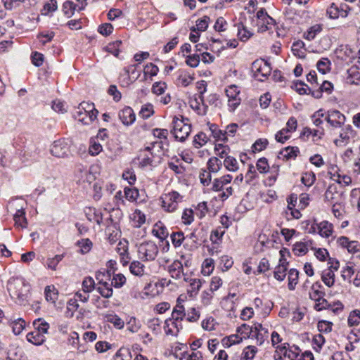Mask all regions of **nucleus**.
I'll list each match as a JSON object with an SVG mask.
<instances>
[{"label": "nucleus", "mask_w": 360, "mask_h": 360, "mask_svg": "<svg viewBox=\"0 0 360 360\" xmlns=\"http://www.w3.org/2000/svg\"><path fill=\"white\" fill-rule=\"evenodd\" d=\"M164 148L163 141H153L143 149L139 150L138 155L139 165L141 168L153 166L155 156Z\"/></svg>", "instance_id": "f257e3e1"}, {"label": "nucleus", "mask_w": 360, "mask_h": 360, "mask_svg": "<svg viewBox=\"0 0 360 360\" xmlns=\"http://www.w3.org/2000/svg\"><path fill=\"white\" fill-rule=\"evenodd\" d=\"M98 111L93 103H82L74 113L76 120L84 124H90L97 117Z\"/></svg>", "instance_id": "f03ea898"}, {"label": "nucleus", "mask_w": 360, "mask_h": 360, "mask_svg": "<svg viewBox=\"0 0 360 360\" xmlns=\"http://www.w3.org/2000/svg\"><path fill=\"white\" fill-rule=\"evenodd\" d=\"M191 131V125L188 123V119L183 116L180 117L174 116L172 120V134L174 138L181 142L184 141Z\"/></svg>", "instance_id": "7ed1b4c3"}, {"label": "nucleus", "mask_w": 360, "mask_h": 360, "mask_svg": "<svg viewBox=\"0 0 360 360\" xmlns=\"http://www.w3.org/2000/svg\"><path fill=\"white\" fill-rule=\"evenodd\" d=\"M232 176L230 174L224 175L219 178L214 179L212 182V189L214 191H222L219 197L222 200H226L229 196L232 195L233 188L228 186L224 188L225 186L230 184L232 181Z\"/></svg>", "instance_id": "20e7f679"}, {"label": "nucleus", "mask_w": 360, "mask_h": 360, "mask_svg": "<svg viewBox=\"0 0 360 360\" xmlns=\"http://www.w3.org/2000/svg\"><path fill=\"white\" fill-rule=\"evenodd\" d=\"M138 256L142 261H153L157 257L159 248L156 243L149 240L141 243L138 245Z\"/></svg>", "instance_id": "39448f33"}, {"label": "nucleus", "mask_w": 360, "mask_h": 360, "mask_svg": "<svg viewBox=\"0 0 360 360\" xmlns=\"http://www.w3.org/2000/svg\"><path fill=\"white\" fill-rule=\"evenodd\" d=\"M238 332L241 333V334L244 333L245 335L251 333L252 336H255L259 345H262L268 338V330L261 323L255 324L253 328L243 324L238 329Z\"/></svg>", "instance_id": "423d86ee"}, {"label": "nucleus", "mask_w": 360, "mask_h": 360, "mask_svg": "<svg viewBox=\"0 0 360 360\" xmlns=\"http://www.w3.org/2000/svg\"><path fill=\"white\" fill-rule=\"evenodd\" d=\"M27 286L25 282L18 278H11L7 284V290L13 299L23 300Z\"/></svg>", "instance_id": "0eeeda50"}, {"label": "nucleus", "mask_w": 360, "mask_h": 360, "mask_svg": "<svg viewBox=\"0 0 360 360\" xmlns=\"http://www.w3.org/2000/svg\"><path fill=\"white\" fill-rule=\"evenodd\" d=\"M183 197L176 191L165 193L161 197L162 207L168 212H173L178 208L179 203L182 201Z\"/></svg>", "instance_id": "6e6552de"}, {"label": "nucleus", "mask_w": 360, "mask_h": 360, "mask_svg": "<svg viewBox=\"0 0 360 360\" xmlns=\"http://www.w3.org/2000/svg\"><path fill=\"white\" fill-rule=\"evenodd\" d=\"M251 70L255 78L259 81H263L271 72L270 64L264 59L255 60L252 64Z\"/></svg>", "instance_id": "1a4fd4ad"}, {"label": "nucleus", "mask_w": 360, "mask_h": 360, "mask_svg": "<svg viewBox=\"0 0 360 360\" xmlns=\"http://www.w3.org/2000/svg\"><path fill=\"white\" fill-rule=\"evenodd\" d=\"M325 114V120L333 128H341L345 123L346 117L338 110L332 109Z\"/></svg>", "instance_id": "9d476101"}, {"label": "nucleus", "mask_w": 360, "mask_h": 360, "mask_svg": "<svg viewBox=\"0 0 360 360\" xmlns=\"http://www.w3.org/2000/svg\"><path fill=\"white\" fill-rule=\"evenodd\" d=\"M328 175L332 180L344 186H349L352 183L351 177L345 174L336 165L329 167Z\"/></svg>", "instance_id": "9b49d317"}, {"label": "nucleus", "mask_w": 360, "mask_h": 360, "mask_svg": "<svg viewBox=\"0 0 360 360\" xmlns=\"http://www.w3.org/2000/svg\"><path fill=\"white\" fill-rule=\"evenodd\" d=\"M350 8L346 4L338 6L332 3L326 10V15L330 19L335 20L338 18H346L348 15Z\"/></svg>", "instance_id": "f8f14e48"}, {"label": "nucleus", "mask_w": 360, "mask_h": 360, "mask_svg": "<svg viewBox=\"0 0 360 360\" xmlns=\"http://www.w3.org/2000/svg\"><path fill=\"white\" fill-rule=\"evenodd\" d=\"M226 96L228 97V105L231 111H233L240 103L239 97L240 91L236 85H230L226 89Z\"/></svg>", "instance_id": "ddd939ff"}, {"label": "nucleus", "mask_w": 360, "mask_h": 360, "mask_svg": "<svg viewBox=\"0 0 360 360\" xmlns=\"http://www.w3.org/2000/svg\"><path fill=\"white\" fill-rule=\"evenodd\" d=\"M51 154L57 158H65L70 152L68 143L65 139L55 141L51 146Z\"/></svg>", "instance_id": "4468645a"}, {"label": "nucleus", "mask_w": 360, "mask_h": 360, "mask_svg": "<svg viewBox=\"0 0 360 360\" xmlns=\"http://www.w3.org/2000/svg\"><path fill=\"white\" fill-rule=\"evenodd\" d=\"M137 65H130L127 67H125L123 70L124 72V76L123 78H121V82L124 86H129L134 81L138 79L140 77V72H137L136 71Z\"/></svg>", "instance_id": "2eb2a0df"}, {"label": "nucleus", "mask_w": 360, "mask_h": 360, "mask_svg": "<svg viewBox=\"0 0 360 360\" xmlns=\"http://www.w3.org/2000/svg\"><path fill=\"white\" fill-rule=\"evenodd\" d=\"M325 202L332 205L342 200V193L338 191L335 184H330L323 195Z\"/></svg>", "instance_id": "dca6fc26"}, {"label": "nucleus", "mask_w": 360, "mask_h": 360, "mask_svg": "<svg viewBox=\"0 0 360 360\" xmlns=\"http://www.w3.org/2000/svg\"><path fill=\"white\" fill-rule=\"evenodd\" d=\"M182 328L181 323L172 320L171 318L165 321L164 330L167 335L176 336Z\"/></svg>", "instance_id": "f3484780"}, {"label": "nucleus", "mask_w": 360, "mask_h": 360, "mask_svg": "<svg viewBox=\"0 0 360 360\" xmlns=\"http://www.w3.org/2000/svg\"><path fill=\"white\" fill-rule=\"evenodd\" d=\"M119 118L123 124L129 126L134 122L136 115L131 108L125 107L119 112Z\"/></svg>", "instance_id": "a211bd4d"}, {"label": "nucleus", "mask_w": 360, "mask_h": 360, "mask_svg": "<svg viewBox=\"0 0 360 360\" xmlns=\"http://www.w3.org/2000/svg\"><path fill=\"white\" fill-rule=\"evenodd\" d=\"M181 302L182 300L180 297H179L176 300V304L174 307L172 312V316L170 317L172 320H174L179 323H181V321L186 316L185 308Z\"/></svg>", "instance_id": "6ab92c4d"}, {"label": "nucleus", "mask_w": 360, "mask_h": 360, "mask_svg": "<svg viewBox=\"0 0 360 360\" xmlns=\"http://www.w3.org/2000/svg\"><path fill=\"white\" fill-rule=\"evenodd\" d=\"M277 348L285 357L288 358L290 360H300V349L299 347L292 346L287 348L285 346H278Z\"/></svg>", "instance_id": "aec40b11"}, {"label": "nucleus", "mask_w": 360, "mask_h": 360, "mask_svg": "<svg viewBox=\"0 0 360 360\" xmlns=\"http://www.w3.org/2000/svg\"><path fill=\"white\" fill-rule=\"evenodd\" d=\"M111 283L107 281H100L98 282L96 290L104 298H110L112 296L113 290Z\"/></svg>", "instance_id": "412c9836"}, {"label": "nucleus", "mask_w": 360, "mask_h": 360, "mask_svg": "<svg viewBox=\"0 0 360 360\" xmlns=\"http://www.w3.org/2000/svg\"><path fill=\"white\" fill-rule=\"evenodd\" d=\"M353 133L352 127L348 125L340 132L339 138L334 140V143L337 146H343L349 143L350 136Z\"/></svg>", "instance_id": "4be33fe9"}, {"label": "nucleus", "mask_w": 360, "mask_h": 360, "mask_svg": "<svg viewBox=\"0 0 360 360\" xmlns=\"http://www.w3.org/2000/svg\"><path fill=\"white\" fill-rule=\"evenodd\" d=\"M182 261L175 260L169 266V273L175 279H180L184 275Z\"/></svg>", "instance_id": "5701e85b"}, {"label": "nucleus", "mask_w": 360, "mask_h": 360, "mask_svg": "<svg viewBox=\"0 0 360 360\" xmlns=\"http://www.w3.org/2000/svg\"><path fill=\"white\" fill-rule=\"evenodd\" d=\"M153 234L160 239L161 240H165L169 236V231L165 225L161 222L158 221L153 226Z\"/></svg>", "instance_id": "b1692460"}, {"label": "nucleus", "mask_w": 360, "mask_h": 360, "mask_svg": "<svg viewBox=\"0 0 360 360\" xmlns=\"http://www.w3.org/2000/svg\"><path fill=\"white\" fill-rule=\"evenodd\" d=\"M86 216L89 221L96 222L98 225H101L103 223L102 213L96 208H87L86 210Z\"/></svg>", "instance_id": "393cba45"}, {"label": "nucleus", "mask_w": 360, "mask_h": 360, "mask_svg": "<svg viewBox=\"0 0 360 360\" xmlns=\"http://www.w3.org/2000/svg\"><path fill=\"white\" fill-rule=\"evenodd\" d=\"M9 326L12 328L13 333L18 335L25 328L26 322L22 318L11 319Z\"/></svg>", "instance_id": "a878e982"}, {"label": "nucleus", "mask_w": 360, "mask_h": 360, "mask_svg": "<svg viewBox=\"0 0 360 360\" xmlns=\"http://www.w3.org/2000/svg\"><path fill=\"white\" fill-rule=\"evenodd\" d=\"M319 233L322 237L328 238L333 232V225L328 221H323L317 224Z\"/></svg>", "instance_id": "bb28decb"}, {"label": "nucleus", "mask_w": 360, "mask_h": 360, "mask_svg": "<svg viewBox=\"0 0 360 360\" xmlns=\"http://www.w3.org/2000/svg\"><path fill=\"white\" fill-rule=\"evenodd\" d=\"M26 338L29 342L37 346L41 345L46 341V336L35 330L27 333Z\"/></svg>", "instance_id": "cd10ccee"}, {"label": "nucleus", "mask_w": 360, "mask_h": 360, "mask_svg": "<svg viewBox=\"0 0 360 360\" xmlns=\"http://www.w3.org/2000/svg\"><path fill=\"white\" fill-rule=\"evenodd\" d=\"M287 264L288 263L285 261L280 260L279 264L275 268L274 272V278L276 280L279 281L284 280L288 269Z\"/></svg>", "instance_id": "c85d7f7f"}, {"label": "nucleus", "mask_w": 360, "mask_h": 360, "mask_svg": "<svg viewBox=\"0 0 360 360\" xmlns=\"http://www.w3.org/2000/svg\"><path fill=\"white\" fill-rule=\"evenodd\" d=\"M33 326L34 330L40 334H42L45 336L46 334L48 333L50 326L49 323H47L43 319H37L33 321Z\"/></svg>", "instance_id": "c756f323"}, {"label": "nucleus", "mask_w": 360, "mask_h": 360, "mask_svg": "<svg viewBox=\"0 0 360 360\" xmlns=\"http://www.w3.org/2000/svg\"><path fill=\"white\" fill-rule=\"evenodd\" d=\"M323 30V26L321 24H315L311 26L304 33V38L308 41L313 40L316 36L319 34Z\"/></svg>", "instance_id": "7c9ffc66"}, {"label": "nucleus", "mask_w": 360, "mask_h": 360, "mask_svg": "<svg viewBox=\"0 0 360 360\" xmlns=\"http://www.w3.org/2000/svg\"><path fill=\"white\" fill-rule=\"evenodd\" d=\"M223 162L217 157L210 158L207 162V167L208 170L212 173H217L222 167Z\"/></svg>", "instance_id": "2f4dec72"}, {"label": "nucleus", "mask_w": 360, "mask_h": 360, "mask_svg": "<svg viewBox=\"0 0 360 360\" xmlns=\"http://www.w3.org/2000/svg\"><path fill=\"white\" fill-rule=\"evenodd\" d=\"M158 72L159 68L156 65L152 63H147L143 68V80L146 81L148 77H150V80H152L151 77L156 76Z\"/></svg>", "instance_id": "473e14b6"}, {"label": "nucleus", "mask_w": 360, "mask_h": 360, "mask_svg": "<svg viewBox=\"0 0 360 360\" xmlns=\"http://www.w3.org/2000/svg\"><path fill=\"white\" fill-rule=\"evenodd\" d=\"M106 321L112 323L116 328L122 329L124 326V321L117 314L109 313L105 315Z\"/></svg>", "instance_id": "72a5a7b5"}, {"label": "nucleus", "mask_w": 360, "mask_h": 360, "mask_svg": "<svg viewBox=\"0 0 360 360\" xmlns=\"http://www.w3.org/2000/svg\"><path fill=\"white\" fill-rule=\"evenodd\" d=\"M335 272L331 269H325L321 274V280L323 283L328 287H332L335 283Z\"/></svg>", "instance_id": "f704fd0d"}, {"label": "nucleus", "mask_w": 360, "mask_h": 360, "mask_svg": "<svg viewBox=\"0 0 360 360\" xmlns=\"http://www.w3.org/2000/svg\"><path fill=\"white\" fill-rule=\"evenodd\" d=\"M321 285L316 282L311 286V290L309 292L310 299L315 302L323 297L324 292L321 290Z\"/></svg>", "instance_id": "c9c22d12"}, {"label": "nucleus", "mask_w": 360, "mask_h": 360, "mask_svg": "<svg viewBox=\"0 0 360 360\" xmlns=\"http://www.w3.org/2000/svg\"><path fill=\"white\" fill-rule=\"evenodd\" d=\"M304 43L301 40H297L293 42L292 45V51L295 56L300 58H303L305 57V49H304Z\"/></svg>", "instance_id": "e433bc0d"}, {"label": "nucleus", "mask_w": 360, "mask_h": 360, "mask_svg": "<svg viewBox=\"0 0 360 360\" xmlns=\"http://www.w3.org/2000/svg\"><path fill=\"white\" fill-rule=\"evenodd\" d=\"M214 153L217 156L225 160L226 157L229 156L231 149L227 145L216 143L214 146Z\"/></svg>", "instance_id": "4c0bfd02"}, {"label": "nucleus", "mask_w": 360, "mask_h": 360, "mask_svg": "<svg viewBox=\"0 0 360 360\" xmlns=\"http://www.w3.org/2000/svg\"><path fill=\"white\" fill-rule=\"evenodd\" d=\"M288 287L290 290H294L299 280V271L295 269H290L288 272Z\"/></svg>", "instance_id": "58836bf2"}, {"label": "nucleus", "mask_w": 360, "mask_h": 360, "mask_svg": "<svg viewBox=\"0 0 360 360\" xmlns=\"http://www.w3.org/2000/svg\"><path fill=\"white\" fill-rule=\"evenodd\" d=\"M223 165L229 172H235L239 169V164L237 160L231 155L226 157V159L223 161Z\"/></svg>", "instance_id": "ea45409f"}, {"label": "nucleus", "mask_w": 360, "mask_h": 360, "mask_svg": "<svg viewBox=\"0 0 360 360\" xmlns=\"http://www.w3.org/2000/svg\"><path fill=\"white\" fill-rule=\"evenodd\" d=\"M131 220L135 228H139L146 221L145 214L139 210H136L131 215Z\"/></svg>", "instance_id": "a19ab883"}, {"label": "nucleus", "mask_w": 360, "mask_h": 360, "mask_svg": "<svg viewBox=\"0 0 360 360\" xmlns=\"http://www.w3.org/2000/svg\"><path fill=\"white\" fill-rule=\"evenodd\" d=\"M79 304L77 299L72 298L68 300L66 307V311L65 312V316L68 318H72L74 316L75 312L78 309Z\"/></svg>", "instance_id": "79ce46f5"}, {"label": "nucleus", "mask_w": 360, "mask_h": 360, "mask_svg": "<svg viewBox=\"0 0 360 360\" xmlns=\"http://www.w3.org/2000/svg\"><path fill=\"white\" fill-rule=\"evenodd\" d=\"M130 272L137 276H142L145 272V266L139 261H134L129 266Z\"/></svg>", "instance_id": "37998d69"}, {"label": "nucleus", "mask_w": 360, "mask_h": 360, "mask_svg": "<svg viewBox=\"0 0 360 360\" xmlns=\"http://www.w3.org/2000/svg\"><path fill=\"white\" fill-rule=\"evenodd\" d=\"M131 351L128 347H120L113 356V360H131Z\"/></svg>", "instance_id": "c03bdc74"}, {"label": "nucleus", "mask_w": 360, "mask_h": 360, "mask_svg": "<svg viewBox=\"0 0 360 360\" xmlns=\"http://www.w3.org/2000/svg\"><path fill=\"white\" fill-rule=\"evenodd\" d=\"M236 26L238 30V37L241 41H247L253 34L252 32L248 30L242 23H238Z\"/></svg>", "instance_id": "a18cd8bd"}, {"label": "nucleus", "mask_w": 360, "mask_h": 360, "mask_svg": "<svg viewBox=\"0 0 360 360\" xmlns=\"http://www.w3.org/2000/svg\"><path fill=\"white\" fill-rule=\"evenodd\" d=\"M63 257L64 255L61 254L56 255L53 257L48 258L46 262V266L49 269L56 271L57 269L58 264L60 261H62Z\"/></svg>", "instance_id": "49530a36"}, {"label": "nucleus", "mask_w": 360, "mask_h": 360, "mask_svg": "<svg viewBox=\"0 0 360 360\" xmlns=\"http://www.w3.org/2000/svg\"><path fill=\"white\" fill-rule=\"evenodd\" d=\"M127 330L129 332L135 333H137L141 329V323L139 320L132 316L130 317L128 321L127 322Z\"/></svg>", "instance_id": "de8ad7c7"}, {"label": "nucleus", "mask_w": 360, "mask_h": 360, "mask_svg": "<svg viewBox=\"0 0 360 360\" xmlns=\"http://www.w3.org/2000/svg\"><path fill=\"white\" fill-rule=\"evenodd\" d=\"M122 44V41L116 40L112 43L108 44L105 47V50L112 54L113 56L117 57L120 53V47Z\"/></svg>", "instance_id": "09e8293b"}, {"label": "nucleus", "mask_w": 360, "mask_h": 360, "mask_svg": "<svg viewBox=\"0 0 360 360\" xmlns=\"http://www.w3.org/2000/svg\"><path fill=\"white\" fill-rule=\"evenodd\" d=\"M300 153L297 147H286L281 152V154L287 160L295 158Z\"/></svg>", "instance_id": "8fccbe9b"}, {"label": "nucleus", "mask_w": 360, "mask_h": 360, "mask_svg": "<svg viewBox=\"0 0 360 360\" xmlns=\"http://www.w3.org/2000/svg\"><path fill=\"white\" fill-rule=\"evenodd\" d=\"M208 141V137L203 132H200L194 136L193 145L196 148H201Z\"/></svg>", "instance_id": "3c124183"}, {"label": "nucleus", "mask_w": 360, "mask_h": 360, "mask_svg": "<svg viewBox=\"0 0 360 360\" xmlns=\"http://www.w3.org/2000/svg\"><path fill=\"white\" fill-rule=\"evenodd\" d=\"M170 237H171V240H172V245L175 248L180 247L182 245L184 240H186L184 234L181 231L172 233L171 234Z\"/></svg>", "instance_id": "603ef678"}, {"label": "nucleus", "mask_w": 360, "mask_h": 360, "mask_svg": "<svg viewBox=\"0 0 360 360\" xmlns=\"http://www.w3.org/2000/svg\"><path fill=\"white\" fill-rule=\"evenodd\" d=\"M185 238L186 240V243L184 245L185 246L188 245V241L191 240V246L195 248L198 247V245L200 244V240L199 239L198 233H197V230H195V229L193 230L191 233H189L188 235L185 236Z\"/></svg>", "instance_id": "864d4df0"}, {"label": "nucleus", "mask_w": 360, "mask_h": 360, "mask_svg": "<svg viewBox=\"0 0 360 360\" xmlns=\"http://www.w3.org/2000/svg\"><path fill=\"white\" fill-rule=\"evenodd\" d=\"M154 114L153 105L150 103H146L142 105L139 115L143 119H148Z\"/></svg>", "instance_id": "5fc2aeb1"}, {"label": "nucleus", "mask_w": 360, "mask_h": 360, "mask_svg": "<svg viewBox=\"0 0 360 360\" xmlns=\"http://www.w3.org/2000/svg\"><path fill=\"white\" fill-rule=\"evenodd\" d=\"M257 352V348L255 346H248L243 351L242 356L245 360H252Z\"/></svg>", "instance_id": "6e6d98bb"}, {"label": "nucleus", "mask_w": 360, "mask_h": 360, "mask_svg": "<svg viewBox=\"0 0 360 360\" xmlns=\"http://www.w3.org/2000/svg\"><path fill=\"white\" fill-rule=\"evenodd\" d=\"M292 251L297 256H302L308 252L307 245L302 242L296 243L293 245Z\"/></svg>", "instance_id": "4d7b16f0"}, {"label": "nucleus", "mask_w": 360, "mask_h": 360, "mask_svg": "<svg viewBox=\"0 0 360 360\" xmlns=\"http://www.w3.org/2000/svg\"><path fill=\"white\" fill-rule=\"evenodd\" d=\"M148 327L153 333L158 335L161 330V321L158 318H153L148 321Z\"/></svg>", "instance_id": "13d9d810"}, {"label": "nucleus", "mask_w": 360, "mask_h": 360, "mask_svg": "<svg viewBox=\"0 0 360 360\" xmlns=\"http://www.w3.org/2000/svg\"><path fill=\"white\" fill-rule=\"evenodd\" d=\"M316 180V176L315 174L310 172H305L302 174V176L301 178L302 183L307 187L311 186Z\"/></svg>", "instance_id": "bf43d9fd"}, {"label": "nucleus", "mask_w": 360, "mask_h": 360, "mask_svg": "<svg viewBox=\"0 0 360 360\" xmlns=\"http://www.w3.org/2000/svg\"><path fill=\"white\" fill-rule=\"evenodd\" d=\"M316 67L318 70L324 75L329 72L330 69V61L328 58H322L318 61Z\"/></svg>", "instance_id": "052dcab7"}, {"label": "nucleus", "mask_w": 360, "mask_h": 360, "mask_svg": "<svg viewBox=\"0 0 360 360\" xmlns=\"http://www.w3.org/2000/svg\"><path fill=\"white\" fill-rule=\"evenodd\" d=\"M209 129L214 138H215L217 140L225 141L224 131L219 129L217 125L214 124H210Z\"/></svg>", "instance_id": "680f3d73"}, {"label": "nucleus", "mask_w": 360, "mask_h": 360, "mask_svg": "<svg viewBox=\"0 0 360 360\" xmlns=\"http://www.w3.org/2000/svg\"><path fill=\"white\" fill-rule=\"evenodd\" d=\"M213 292L210 290H204L200 295V302L203 306H209L212 304Z\"/></svg>", "instance_id": "e2e57ef3"}, {"label": "nucleus", "mask_w": 360, "mask_h": 360, "mask_svg": "<svg viewBox=\"0 0 360 360\" xmlns=\"http://www.w3.org/2000/svg\"><path fill=\"white\" fill-rule=\"evenodd\" d=\"M77 244L80 248V252L82 254L89 252L92 247V243L88 238L82 239L79 240Z\"/></svg>", "instance_id": "0e129e2a"}, {"label": "nucleus", "mask_w": 360, "mask_h": 360, "mask_svg": "<svg viewBox=\"0 0 360 360\" xmlns=\"http://www.w3.org/2000/svg\"><path fill=\"white\" fill-rule=\"evenodd\" d=\"M44 293L47 301L54 302L56 300L58 294L54 286H46Z\"/></svg>", "instance_id": "69168bd1"}, {"label": "nucleus", "mask_w": 360, "mask_h": 360, "mask_svg": "<svg viewBox=\"0 0 360 360\" xmlns=\"http://www.w3.org/2000/svg\"><path fill=\"white\" fill-rule=\"evenodd\" d=\"M257 169L261 174L267 173L269 170V165L268 164V161L265 158H259L256 164Z\"/></svg>", "instance_id": "338daca9"}, {"label": "nucleus", "mask_w": 360, "mask_h": 360, "mask_svg": "<svg viewBox=\"0 0 360 360\" xmlns=\"http://www.w3.org/2000/svg\"><path fill=\"white\" fill-rule=\"evenodd\" d=\"M347 322L350 326H357L360 322V311H352L349 315Z\"/></svg>", "instance_id": "774afa93"}]
</instances>
